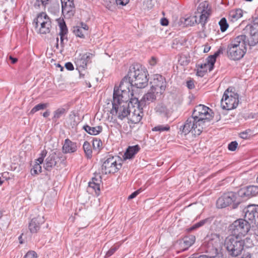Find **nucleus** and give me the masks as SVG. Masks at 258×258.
<instances>
[{
	"label": "nucleus",
	"instance_id": "1",
	"mask_svg": "<svg viewBox=\"0 0 258 258\" xmlns=\"http://www.w3.org/2000/svg\"><path fill=\"white\" fill-rule=\"evenodd\" d=\"M258 43V33L250 32L247 35L241 34L230 39L227 47L228 57L231 60H238L243 57L247 51V46L251 47Z\"/></svg>",
	"mask_w": 258,
	"mask_h": 258
},
{
	"label": "nucleus",
	"instance_id": "2",
	"mask_svg": "<svg viewBox=\"0 0 258 258\" xmlns=\"http://www.w3.org/2000/svg\"><path fill=\"white\" fill-rule=\"evenodd\" d=\"M112 108L110 113L113 116H117L118 119L123 120L130 115L129 103L127 100L124 99V96L120 95L119 91L115 89L113 91Z\"/></svg>",
	"mask_w": 258,
	"mask_h": 258
},
{
	"label": "nucleus",
	"instance_id": "3",
	"mask_svg": "<svg viewBox=\"0 0 258 258\" xmlns=\"http://www.w3.org/2000/svg\"><path fill=\"white\" fill-rule=\"evenodd\" d=\"M127 75L131 79L132 86L144 88L148 85L149 74L147 70L141 66L137 64L130 68Z\"/></svg>",
	"mask_w": 258,
	"mask_h": 258
},
{
	"label": "nucleus",
	"instance_id": "4",
	"mask_svg": "<svg viewBox=\"0 0 258 258\" xmlns=\"http://www.w3.org/2000/svg\"><path fill=\"white\" fill-rule=\"evenodd\" d=\"M251 228L250 223L243 219L234 221L228 227L229 235L241 239L245 236Z\"/></svg>",
	"mask_w": 258,
	"mask_h": 258
},
{
	"label": "nucleus",
	"instance_id": "5",
	"mask_svg": "<svg viewBox=\"0 0 258 258\" xmlns=\"http://www.w3.org/2000/svg\"><path fill=\"white\" fill-rule=\"evenodd\" d=\"M244 241L232 235L228 236L224 241V247L229 255L236 257L240 255L244 248Z\"/></svg>",
	"mask_w": 258,
	"mask_h": 258
},
{
	"label": "nucleus",
	"instance_id": "6",
	"mask_svg": "<svg viewBox=\"0 0 258 258\" xmlns=\"http://www.w3.org/2000/svg\"><path fill=\"white\" fill-rule=\"evenodd\" d=\"M213 114L212 110L209 107L199 104L195 107L192 115L197 119L198 122L206 127L207 123H209L213 118Z\"/></svg>",
	"mask_w": 258,
	"mask_h": 258
},
{
	"label": "nucleus",
	"instance_id": "7",
	"mask_svg": "<svg viewBox=\"0 0 258 258\" xmlns=\"http://www.w3.org/2000/svg\"><path fill=\"white\" fill-rule=\"evenodd\" d=\"M241 202V198L238 196V192L236 193L231 191L220 197L217 201L216 205L218 208H224L232 204V208L235 209Z\"/></svg>",
	"mask_w": 258,
	"mask_h": 258
},
{
	"label": "nucleus",
	"instance_id": "8",
	"mask_svg": "<svg viewBox=\"0 0 258 258\" xmlns=\"http://www.w3.org/2000/svg\"><path fill=\"white\" fill-rule=\"evenodd\" d=\"M205 128V126L198 122L197 119L191 115L186 119L184 124L181 126L180 129L185 135L190 132L195 136H199Z\"/></svg>",
	"mask_w": 258,
	"mask_h": 258
},
{
	"label": "nucleus",
	"instance_id": "9",
	"mask_svg": "<svg viewBox=\"0 0 258 258\" xmlns=\"http://www.w3.org/2000/svg\"><path fill=\"white\" fill-rule=\"evenodd\" d=\"M229 89V88L226 90L221 100V105L223 109H234L236 108L239 103L238 94L230 91Z\"/></svg>",
	"mask_w": 258,
	"mask_h": 258
},
{
	"label": "nucleus",
	"instance_id": "10",
	"mask_svg": "<svg viewBox=\"0 0 258 258\" xmlns=\"http://www.w3.org/2000/svg\"><path fill=\"white\" fill-rule=\"evenodd\" d=\"M118 157L110 156L105 159L102 164L101 171L103 174H111L117 172L122 167V161Z\"/></svg>",
	"mask_w": 258,
	"mask_h": 258
},
{
	"label": "nucleus",
	"instance_id": "11",
	"mask_svg": "<svg viewBox=\"0 0 258 258\" xmlns=\"http://www.w3.org/2000/svg\"><path fill=\"white\" fill-rule=\"evenodd\" d=\"M65 158L59 152H52L50 153L45 160L43 167L45 170L50 171L55 167H58L59 161H64Z\"/></svg>",
	"mask_w": 258,
	"mask_h": 258
},
{
	"label": "nucleus",
	"instance_id": "12",
	"mask_svg": "<svg viewBox=\"0 0 258 258\" xmlns=\"http://www.w3.org/2000/svg\"><path fill=\"white\" fill-rule=\"evenodd\" d=\"M151 91H154L156 94L163 93L166 88L165 78L159 74L154 75L153 80L150 82Z\"/></svg>",
	"mask_w": 258,
	"mask_h": 258
},
{
	"label": "nucleus",
	"instance_id": "13",
	"mask_svg": "<svg viewBox=\"0 0 258 258\" xmlns=\"http://www.w3.org/2000/svg\"><path fill=\"white\" fill-rule=\"evenodd\" d=\"M211 11L208 2L204 1L199 4L197 8V13L200 14L199 23L203 26L207 23V19L211 14Z\"/></svg>",
	"mask_w": 258,
	"mask_h": 258
},
{
	"label": "nucleus",
	"instance_id": "14",
	"mask_svg": "<svg viewBox=\"0 0 258 258\" xmlns=\"http://www.w3.org/2000/svg\"><path fill=\"white\" fill-rule=\"evenodd\" d=\"M244 220L251 223H258V205H248L244 208Z\"/></svg>",
	"mask_w": 258,
	"mask_h": 258
},
{
	"label": "nucleus",
	"instance_id": "15",
	"mask_svg": "<svg viewBox=\"0 0 258 258\" xmlns=\"http://www.w3.org/2000/svg\"><path fill=\"white\" fill-rule=\"evenodd\" d=\"M62 13L66 19L71 18L76 12L74 0H60Z\"/></svg>",
	"mask_w": 258,
	"mask_h": 258
},
{
	"label": "nucleus",
	"instance_id": "16",
	"mask_svg": "<svg viewBox=\"0 0 258 258\" xmlns=\"http://www.w3.org/2000/svg\"><path fill=\"white\" fill-rule=\"evenodd\" d=\"M257 194L258 186L255 185L247 186L240 189L238 191V196L241 198L242 201L255 196Z\"/></svg>",
	"mask_w": 258,
	"mask_h": 258
},
{
	"label": "nucleus",
	"instance_id": "17",
	"mask_svg": "<svg viewBox=\"0 0 258 258\" xmlns=\"http://www.w3.org/2000/svg\"><path fill=\"white\" fill-rule=\"evenodd\" d=\"M130 86H132L131 79L128 77V75H127L122 79L118 87H114V90L115 89L118 90L120 95H122L124 96V99H126L125 96L129 93Z\"/></svg>",
	"mask_w": 258,
	"mask_h": 258
},
{
	"label": "nucleus",
	"instance_id": "18",
	"mask_svg": "<svg viewBox=\"0 0 258 258\" xmlns=\"http://www.w3.org/2000/svg\"><path fill=\"white\" fill-rule=\"evenodd\" d=\"M93 57V54L90 53H86L82 55H80L76 58V64L77 68L85 69L86 68L87 64L91 62V59Z\"/></svg>",
	"mask_w": 258,
	"mask_h": 258
},
{
	"label": "nucleus",
	"instance_id": "19",
	"mask_svg": "<svg viewBox=\"0 0 258 258\" xmlns=\"http://www.w3.org/2000/svg\"><path fill=\"white\" fill-rule=\"evenodd\" d=\"M43 216L38 215L32 219L29 224V229L31 233H36L40 228V225L44 222Z\"/></svg>",
	"mask_w": 258,
	"mask_h": 258
},
{
	"label": "nucleus",
	"instance_id": "20",
	"mask_svg": "<svg viewBox=\"0 0 258 258\" xmlns=\"http://www.w3.org/2000/svg\"><path fill=\"white\" fill-rule=\"evenodd\" d=\"M47 153V152L46 150H43L41 151L39 155V157L37 159L38 162H36L33 168L31 170V173L32 175H35L41 172L42 167L40 164L43 162Z\"/></svg>",
	"mask_w": 258,
	"mask_h": 258
},
{
	"label": "nucleus",
	"instance_id": "21",
	"mask_svg": "<svg viewBox=\"0 0 258 258\" xmlns=\"http://www.w3.org/2000/svg\"><path fill=\"white\" fill-rule=\"evenodd\" d=\"M77 150V143L72 142L69 139L64 140V143L62 146V151L63 153H72L76 152Z\"/></svg>",
	"mask_w": 258,
	"mask_h": 258
},
{
	"label": "nucleus",
	"instance_id": "22",
	"mask_svg": "<svg viewBox=\"0 0 258 258\" xmlns=\"http://www.w3.org/2000/svg\"><path fill=\"white\" fill-rule=\"evenodd\" d=\"M222 53H223V48L220 47L213 55H211L207 58L206 62L208 65L209 71L213 69L217 57Z\"/></svg>",
	"mask_w": 258,
	"mask_h": 258
},
{
	"label": "nucleus",
	"instance_id": "23",
	"mask_svg": "<svg viewBox=\"0 0 258 258\" xmlns=\"http://www.w3.org/2000/svg\"><path fill=\"white\" fill-rule=\"evenodd\" d=\"M141 148L139 145H136L133 146H129L124 153V159H130L133 158L135 155L140 150Z\"/></svg>",
	"mask_w": 258,
	"mask_h": 258
},
{
	"label": "nucleus",
	"instance_id": "24",
	"mask_svg": "<svg viewBox=\"0 0 258 258\" xmlns=\"http://www.w3.org/2000/svg\"><path fill=\"white\" fill-rule=\"evenodd\" d=\"M143 115V112L140 108L135 109L132 114L130 113L128 119L132 123H138L141 120Z\"/></svg>",
	"mask_w": 258,
	"mask_h": 258
},
{
	"label": "nucleus",
	"instance_id": "25",
	"mask_svg": "<svg viewBox=\"0 0 258 258\" xmlns=\"http://www.w3.org/2000/svg\"><path fill=\"white\" fill-rule=\"evenodd\" d=\"M155 110L157 113L163 117H168L170 115V110L163 103L157 104Z\"/></svg>",
	"mask_w": 258,
	"mask_h": 258
},
{
	"label": "nucleus",
	"instance_id": "26",
	"mask_svg": "<svg viewBox=\"0 0 258 258\" xmlns=\"http://www.w3.org/2000/svg\"><path fill=\"white\" fill-rule=\"evenodd\" d=\"M50 20V18L45 13H41L38 15L37 17L34 20L33 24L35 27L37 28L39 25H41L44 23L45 21Z\"/></svg>",
	"mask_w": 258,
	"mask_h": 258
},
{
	"label": "nucleus",
	"instance_id": "27",
	"mask_svg": "<svg viewBox=\"0 0 258 258\" xmlns=\"http://www.w3.org/2000/svg\"><path fill=\"white\" fill-rule=\"evenodd\" d=\"M83 128L89 134L91 135H98L102 131V126L98 125L95 127H91L88 125H85Z\"/></svg>",
	"mask_w": 258,
	"mask_h": 258
},
{
	"label": "nucleus",
	"instance_id": "28",
	"mask_svg": "<svg viewBox=\"0 0 258 258\" xmlns=\"http://www.w3.org/2000/svg\"><path fill=\"white\" fill-rule=\"evenodd\" d=\"M195 241V237L190 236L185 237L183 239V242L180 243V246L182 248L183 251L187 250L190 246H191Z\"/></svg>",
	"mask_w": 258,
	"mask_h": 258
},
{
	"label": "nucleus",
	"instance_id": "29",
	"mask_svg": "<svg viewBox=\"0 0 258 258\" xmlns=\"http://www.w3.org/2000/svg\"><path fill=\"white\" fill-rule=\"evenodd\" d=\"M66 109L64 108L60 107L57 108L53 112V116L52 118V121L55 123H58V120L62 116L66 114Z\"/></svg>",
	"mask_w": 258,
	"mask_h": 258
},
{
	"label": "nucleus",
	"instance_id": "30",
	"mask_svg": "<svg viewBox=\"0 0 258 258\" xmlns=\"http://www.w3.org/2000/svg\"><path fill=\"white\" fill-rule=\"evenodd\" d=\"M242 16V11L236 9L231 11L229 13L228 19L232 22H235Z\"/></svg>",
	"mask_w": 258,
	"mask_h": 258
},
{
	"label": "nucleus",
	"instance_id": "31",
	"mask_svg": "<svg viewBox=\"0 0 258 258\" xmlns=\"http://www.w3.org/2000/svg\"><path fill=\"white\" fill-rule=\"evenodd\" d=\"M156 92L152 91L144 95L142 98L144 102V105L146 104V102L149 103L155 101L156 99Z\"/></svg>",
	"mask_w": 258,
	"mask_h": 258
},
{
	"label": "nucleus",
	"instance_id": "32",
	"mask_svg": "<svg viewBox=\"0 0 258 258\" xmlns=\"http://www.w3.org/2000/svg\"><path fill=\"white\" fill-rule=\"evenodd\" d=\"M51 28V22L50 20L46 21L44 23L40 25V27L39 29V33L43 34L49 33L50 31Z\"/></svg>",
	"mask_w": 258,
	"mask_h": 258
},
{
	"label": "nucleus",
	"instance_id": "33",
	"mask_svg": "<svg viewBox=\"0 0 258 258\" xmlns=\"http://www.w3.org/2000/svg\"><path fill=\"white\" fill-rule=\"evenodd\" d=\"M83 148L87 158L91 159L92 157V150L90 143L87 141H85L84 143Z\"/></svg>",
	"mask_w": 258,
	"mask_h": 258
},
{
	"label": "nucleus",
	"instance_id": "34",
	"mask_svg": "<svg viewBox=\"0 0 258 258\" xmlns=\"http://www.w3.org/2000/svg\"><path fill=\"white\" fill-rule=\"evenodd\" d=\"M58 26L60 28L59 35H66L68 34V30L66 24L63 19L58 20Z\"/></svg>",
	"mask_w": 258,
	"mask_h": 258
},
{
	"label": "nucleus",
	"instance_id": "35",
	"mask_svg": "<svg viewBox=\"0 0 258 258\" xmlns=\"http://www.w3.org/2000/svg\"><path fill=\"white\" fill-rule=\"evenodd\" d=\"M132 95V97L130 99L129 104H132L134 107H135L136 105H137V109L140 108L142 106H144V102L143 101L142 99L140 101L138 100V99L136 97H133V93L132 92L131 93Z\"/></svg>",
	"mask_w": 258,
	"mask_h": 258
},
{
	"label": "nucleus",
	"instance_id": "36",
	"mask_svg": "<svg viewBox=\"0 0 258 258\" xmlns=\"http://www.w3.org/2000/svg\"><path fill=\"white\" fill-rule=\"evenodd\" d=\"M83 30L81 29L80 26H74L73 29L74 34L77 36L81 38H85L86 35L85 32H83Z\"/></svg>",
	"mask_w": 258,
	"mask_h": 258
},
{
	"label": "nucleus",
	"instance_id": "37",
	"mask_svg": "<svg viewBox=\"0 0 258 258\" xmlns=\"http://www.w3.org/2000/svg\"><path fill=\"white\" fill-rule=\"evenodd\" d=\"M92 188L94 190L97 196L100 195V184L94 181H90L88 183V189Z\"/></svg>",
	"mask_w": 258,
	"mask_h": 258
},
{
	"label": "nucleus",
	"instance_id": "38",
	"mask_svg": "<svg viewBox=\"0 0 258 258\" xmlns=\"http://www.w3.org/2000/svg\"><path fill=\"white\" fill-rule=\"evenodd\" d=\"M48 103H39L36 105H35L30 111V114H34L37 111L43 110L48 107Z\"/></svg>",
	"mask_w": 258,
	"mask_h": 258
},
{
	"label": "nucleus",
	"instance_id": "39",
	"mask_svg": "<svg viewBox=\"0 0 258 258\" xmlns=\"http://www.w3.org/2000/svg\"><path fill=\"white\" fill-rule=\"evenodd\" d=\"M92 146L94 150L99 151L102 146V142L99 139H94L92 141Z\"/></svg>",
	"mask_w": 258,
	"mask_h": 258
},
{
	"label": "nucleus",
	"instance_id": "40",
	"mask_svg": "<svg viewBox=\"0 0 258 258\" xmlns=\"http://www.w3.org/2000/svg\"><path fill=\"white\" fill-rule=\"evenodd\" d=\"M189 57L185 55H181L178 59V62L181 66H186L189 64Z\"/></svg>",
	"mask_w": 258,
	"mask_h": 258
},
{
	"label": "nucleus",
	"instance_id": "41",
	"mask_svg": "<svg viewBox=\"0 0 258 258\" xmlns=\"http://www.w3.org/2000/svg\"><path fill=\"white\" fill-rule=\"evenodd\" d=\"M170 130V126L168 125H158L152 128V131L154 132H159L160 133L168 131Z\"/></svg>",
	"mask_w": 258,
	"mask_h": 258
},
{
	"label": "nucleus",
	"instance_id": "42",
	"mask_svg": "<svg viewBox=\"0 0 258 258\" xmlns=\"http://www.w3.org/2000/svg\"><path fill=\"white\" fill-rule=\"evenodd\" d=\"M220 27V29L222 32H225L228 28L229 25L227 23V20L225 18H223L219 22Z\"/></svg>",
	"mask_w": 258,
	"mask_h": 258
},
{
	"label": "nucleus",
	"instance_id": "43",
	"mask_svg": "<svg viewBox=\"0 0 258 258\" xmlns=\"http://www.w3.org/2000/svg\"><path fill=\"white\" fill-rule=\"evenodd\" d=\"M49 0H36L34 4L35 8H39L40 6L45 7L46 5L48 4Z\"/></svg>",
	"mask_w": 258,
	"mask_h": 258
},
{
	"label": "nucleus",
	"instance_id": "44",
	"mask_svg": "<svg viewBox=\"0 0 258 258\" xmlns=\"http://www.w3.org/2000/svg\"><path fill=\"white\" fill-rule=\"evenodd\" d=\"M251 130L248 129L246 131L241 132L239 134V137L243 139H247L250 137Z\"/></svg>",
	"mask_w": 258,
	"mask_h": 258
},
{
	"label": "nucleus",
	"instance_id": "45",
	"mask_svg": "<svg viewBox=\"0 0 258 258\" xmlns=\"http://www.w3.org/2000/svg\"><path fill=\"white\" fill-rule=\"evenodd\" d=\"M37 254L36 252L33 250H30L27 252L23 258H37Z\"/></svg>",
	"mask_w": 258,
	"mask_h": 258
},
{
	"label": "nucleus",
	"instance_id": "46",
	"mask_svg": "<svg viewBox=\"0 0 258 258\" xmlns=\"http://www.w3.org/2000/svg\"><path fill=\"white\" fill-rule=\"evenodd\" d=\"M237 146V142L236 141H233L229 144L228 149L230 151H234L236 149Z\"/></svg>",
	"mask_w": 258,
	"mask_h": 258
},
{
	"label": "nucleus",
	"instance_id": "47",
	"mask_svg": "<svg viewBox=\"0 0 258 258\" xmlns=\"http://www.w3.org/2000/svg\"><path fill=\"white\" fill-rule=\"evenodd\" d=\"M118 247L117 246H112L110 249L106 252V256L109 257L112 255L115 251L117 249Z\"/></svg>",
	"mask_w": 258,
	"mask_h": 258
},
{
	"label": "nucleus",
	"instance_id": "48",
	"mask_svg": "<svg viewBox=\"0 0 258 258\" xmlns=\"http://www.w3.org/2000/svg\"><path fill=\"white\" fill-rule=\"evenodd\" d=\"M142 191V189L141 188H140L137 190H136L135 191L133 192L131 195H130L128 197V200H131V199H133L134 198H135V197H136Z\"/></svg>",
	"mask_w": 258,
	"mask_h": 258
},
{
	"label": "nucleus",
	"instance_id": "49",
	"mask_svg": "<svg viewBox=\"0 0 258 258\" xmlns=\"http://www.w3.org/2000/svg\"><path fill=\"white\" fill-rule=\"evenodd\" d=\"M79 26H80V27H81V29L83 30V32H85V33L86 35H88V29H89L88 26L86 24L84 23L83 22H81Z\"/></svg>",
	"mask_w": 258,
	"mask_h": 258
},
{
	"label": "nucleus",
	"instance_id": "50",
	"mask_svg": "<svg viewBox=\"0 0 258 258\" xmlns=\"http://www.w3.org/2000/svg\"><path fill=\"white\" fill-rule=\"evenodd\" d=\"M115 1L117 5L124 6L129 3L130 0H116Z\"/></svg>",
	"mask_w": 258,
	"mask_h": 258
},
{
	"label": "nucleus",
	"instance_id": "51",
	"mask_svg": "<svg viewBox=\"0 0 258 258\" xmlns=\"http://www.w3.org/2000/svg\"><path fill=\"white\" fill-rule=\"evenodd\" d=\"M65 67L69 71H73L74 69V66L71 62L66 63Z\"/></svg>",
	"mask_w": 258,
	"mask_h": 258
},
{
	"label": "nucleus",
	"instance_id": "52",
	"mask_svg": "<svg viewBox=\"0 0 258 258\" xmlns=\"http://www.w3.org/2000/svg\"><path fill=\"white\" fill-rule=\"evenodd\" d=\"M186 86L189 89H192L195 88V85L194 81L192 80H189L187 81L186 82Z\"/></svg>",
	"mask_w": 258,
	"mask_h": 258
},
{
	"label": "nucleus",
	"instance_id": "53",
	"mask_svg": "<svg viewBox=\"0 0 258 258\" xmlns=\"http://www.w3.org/2000/svg\"><path fill=\"white\" fill-rule=\"evenodd\" d=\"M60 36V45L62 47H64V39H66V41H68L67 37H65L66 35H59Z\"/></svg>",
	"mask_w": 258,
	"mask_h": 258
},
{
	"label": "nucleus",
	"instance_id": "54",
	"mask_svg": "<svg viewBox=\"0 0 258 258\" xmlns=\"http://www.w3.org/2000/svg\"><path fill=\"white\" fill-rule=\"evenodd\" d=\"M168 20L165 18H162L160 20V23L162 26H167L168 25Z\"/></svg>",
	"mask_w": 258,
	"mask_h": 258
},
{
	"label": "nucleus",
	"instance_id": "55",
	"mask_svg": "<svg viewBox=\"0 0 258 258\" xmlns=\"http://www.w3.org/2000/svg\"><path fill=\"white\" fill-rule=\"evenodd\" d=\"M198 67L201 70H206V71L207 70V68L209 67L208 65L206 64V62H205L204 63L198 64Z\"/></svg>",
	"mask_w": 258,
	"mask_h": 258
},
{
	"label": "nucleus",
	"instance_id": "56",
	"mask_svg": "<svg viewBox=\"0 0 258 258\" xmlns=\"http://www.w3.org/2000/svg\"><path fill=\"white\" fill-rule=\"evenodd\" d=\"M207 72L206 70H199V69L197 71V74L198 76L202 77L204 75L205 73Z\"/></svg>",
	"mask_w": 258,
	"mask_h": 258
},
{
	"label": "nucleus",
	"instance_id": "57",
	"mask_svg": "<svg viewBox=\"0 0 258 258\" xmlns=\"http://www.w3.org/2000/svg\"><path fill=\"white\" fill-rule=\"evenodd\" d=\"M101 177L100 176H99V178H97L96 177H93L92 178V180L91 181H94V182H97L98 184H100L101 182Z\"/></svg>",
	"mask_w": 258,
	"mask_h": 258
},
{
	"label": "nucleus",
	"instance_id": "58",
	"mask_svg": "<svg viewBox=\"0 0 258 258\" xmlns=\"http://www.w3.org/2000/svg\"><path fill=\"white\" fill-rule=\"evenodd\" d=\"M149 63L151 66H154L157 63V59L155 57H152L151 60L149 61Z\"/></svg>",
	"mask_w": 258,
	"mask_h": 258
},
{
	"label": "nucleus",
	"instance_id": "59",
	"mask_svg": "<svg viewBox=\"0 0 258 258\" xmlns=\"http://www.w3.org/2000/svg\"><path fill=\"white\" fill-rule=\"evenodd\" d=\"M199 227H200V226H199L198 223H197L195 224L194 225H193L192 226H191L188 229V231H191L194 230Z\"/></svg>",
	"mask_w": 258,
	"mask_h": 258
},
{
	"label": "nucleus",
	"instance_id": "60",
	"mask_svg": "<svg viewBox=\"0 0 258 258\" xmlns=\"http://www.w3.org/2000/svg\"><path fill=\"white\" fill-rule=\"evenodd\" d=\"M208 221V219H205L202 220L200 221V222H198V224L200 227L203 226L204 225H205Z\"/></svg>",
	"mask_w": 258,
	"mask_h": 258
},
{
	"label": "nucleus",
	"instance_id": "61",
	"mask_svg": "<svg viewBox=\"0 0 258 258\" xmlns=\"http://www.w3.org/2000/svg\"><path fill=\"white\" fill-rule=\"evenodd\" d=\"M9 59L10 60H11V62H12V63H13V64H15V63H16L17 62V61H18V59H17V58H16V57H13L12 56H11V55H10V56H9Z\"/></svg>",
	"mask_w": 258,
	"mask_h": 258
},
{
	"label": "nucleus",
	"instance_id": "62",
	"mask_svg": "<svg viewBox=\"0 0 258 258\" xmlns=\"http://www.w3.org/2000/svg\"><path fill=\"white\" fill-rule=\"evenodd\" d=\"M198 258H215V256H209L207 255H201Z\"/></svg>",
	"mask_w": 258,
	"mask_h": 258
},
{
	"label": "nucleus",
	"instance_id": "63",
	"mask_svg": "<svg viewBox=\"0 0 258 258\" xmlns=\"http://www.w3.org/2000/svg\"><path fill=\"white\" fill-rule=\"evenodd\" d=\"M50 115V111L47 110L43 113V116L44 117H47Z\"/></svg>",
	"mask_w": 258,
	"mask_h": 258
},
{
	"label": "nucleus",
	"instance_id": "64",
	"mask_svg": "<svg viewBox=\"0 0 258 258\" xmlns=\"http://www.w3.org/2000/svg\"><path fill=\"white\" fill-rule=\"evenodd\" d=\"M79 70V73H80V77H83L84 78V75L85 74H83L82 73H81V71L83 70V69H80V68H77Z\"/></svg>",
	"mask_w": 258,
	"mask_h": 258
}]
</instances>
